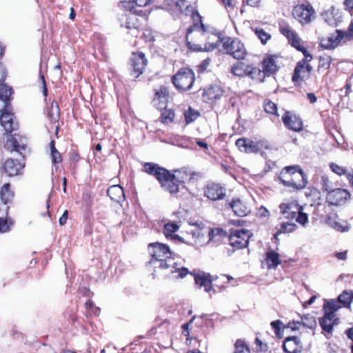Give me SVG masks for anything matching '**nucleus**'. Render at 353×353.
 Here are the masks:
<instances>
[{
    "label": "nucleus",
    "instance_id": "1",
    "mask_svg": "<svg viewBox=\"0 0 353 353\" xmlns=\"http://www.w3.org/2000/svg\"><path fill=\"white\" fill-rule=\"evenodd\" d=\"M143 171L154 176L165 191L176 197L181 186L183 188L185 183L197 181L201 176L199 172L185 169L172 172L152 162L144 163Z\"/></svg>",
    "mask_w": 353,
    "mask_h": 353
},
{
    "label": "nucleus",
    "instance_id": "2",
    "mask_svg": "<svg viewBox=\"0 0 353 353\" xmlns=\"http://www.w3.org/2000/svg\"><path fill=\"white\" fill-rule=\"evenodd\" d=\"M192 24L186 30V44L189 50L194 52H202L206 36L210 26L203 22V17L197 10L191 13Z\"/></svg>",
    "mask_w": 353,
    "mask_h": 353
},
{
    "label": "nucleus",
    "instance_id": "3",
    "mask_svg": "<svg viewBox=\"0 0 353 353\" xmlns=\"http://www.w3.org/2000/svg\"><path fill=\"white\" fill-rule=\"evenodd\" d=\"M0 90V125L6 136L16 132L19 130V123L11 105L13 89Z\"/></svg>",
    "mask_w": 353,
    "mask_h": 353
},
{
    "label": "nucleus",
    "instance_id": "4",
    "mask_svg": "<svg viewBox=\"0 0 353 353\" xmlns=\"http://www.w3.org/2000/svg\"><path fill=\"white\" fill-rule=\"evenodd\" d=\"M277 176L282 185L296 192L303 190L308 183L305 173L299 165L284 167Z\"/></svg>",
    "mask_w": 353,
    "mask_h": 353
},
{
    "label": "nucleus",
    "instance_id": "5",
    "mask_svg": "<svg viewBox=\"0 0 353 353\" xmlns=\"http://www.w3.org/2000/svg\"><path fill=\"white\" fill-rule=\"evenodd\" d=\"M148 251L150 256L149 264L154 269L167 270L171 267L168 263L174 258V253L166 244L154 242L148 245Z\"/></svg>",
    "mask_w": 353,
    "mask_h": 353
},
{
    "label": "nucleus",
    "instance_id": "6",
    "mask_svg": "<svg viewBox=\"0 0 353 353\" xmlns=\"http://www.w3.org/2000/svg\"><path fill=\"white\" fill-rule=\"evenodd\" d=\"M235 145L240 152L246 154H263L265 151L272 150V145L267 139L256 137H241L236 141Z\"/></svg>",
    "mask_w": 353,
    "mask_h": 353
},
{
    "label": "nucleus",
    "instance_id": "7",
    "mask_svg": "<svg viewBox=\"0 0 353 353\" xmlns=\"http://www.w3.org/2000/svg\"><path fill=\"white\" fill-rule=\"evenodd\" d=\"M301 52L303 58L296 62L292 74V81L295 85H300L302 82L308 80L313 71V67L310 63L313 60V55L307 49Z\"/></svg>",
    "mask_w": 353,
    "mask_h": 353
},
{
    "label": "nucleus",
    "instance_id": "8",
    "mask_svg": "<svg viewBox=\"0 0 353 353\" xmlns=\"http://www.w3.org/2000/svg\"><path fill=\"white\" fill-rule=\"evenodd\" d=\"M171 81L179 92H187L194 83L195 74L192 69L182 68L171 77Z\"/></svg>",
    "mask_w": 353,
    "mask_h": 353
},
{
    "label": "nucleus",
    "instance_id": "9",
    "mask_svg": "<svg viewBox=\"0 0 353 353\" xmlns=\"http://www.w3.org/2000/svg\"><path fill=\"white\" fill-rule=\"evenodd\" d=\"M252 233L245 229H232L228 236L230 245L232 250L228 251L229 255H231L236 250L248 248Z\"/></svg>",
    "mask_w": 353,
    "mask_h": 353
},
{
    "label": "nucleus",
    "instance_id": "10",
    "mask_svg": "<svg viewBox=\"0 0 353 353\" xmlns=\"http://www.w3.org/2000/svg\"><path fill=\"white\" fill-rule=\"evenodd\" d=\"M3 146L4 149L10 152H16L23 159L28 152V141L26 137L14 132L6 135Z\"/></svg>",
    "mask_w": 353,
    "mask_h": 353
},
{
    "label": "nucleus",
    "instance_id": "11",
    "mask_svg": "<svg viewBox=\"0 0 353 353\" xmlns=\"http://www.w3.org/2000/svg\"><path fill=\"white\" fill-rule=\"evenodd\" d=\"M222 47L228 54L236 60H243L248 54L244 43L239 38L224 37Z\"/></svg>",
    "mask_w": 353,
    "mask_h": 353
},
{
    "label": "nucleus",
    "instance_id": "12",
    "mask_svg": "<svg viewBox=\"0 0 353 353\" xmlns=\"http://www.w3.org/2000/svg\"><path fill=\"white\" fill-rule=\"evenodd\" d=\"M148 61L141 51L132 52L128 63V68L133 78H138L145 71Z\"/></svg>",
    "mask_w": 353,
    "mask_h": 353
},
{
    "label": "nucleus",
    "instance_id": "13",
    "mask_svg": "<svg viewBox=\"0 0 353 353\" xmlns=\"http://www.w3.org/2000/svg\"><path fill=\"white\" fill-rule=\"evenodd\" d=\"M323 211L324 214H322V217L327 225L341 232H346L350 229L347 221L340 219L332 208L329 205H323Z\"/></svg>",
    "mask_w": 353,
    "mask_h": 353
},
{
    "label": "nucleus",
    "instance_id": "14",
    "mask_svg": "<svg viewBox=\"0 0 353 353\" xmlns=\"http://www.w3.org/2000/svg\"><path fill=\"white\" fill-rule=\"evenodd\" d=\"M292 14L301 25L309 24L316 18V11L308 2L294 6Z\"/></svg>",
    "mask_w": 353,
    "mask_h": 353
},
{
    "label": "nucleus",
    "instance_id": "15",
    "mask_svg": "<svg viewBox=\"0 0 353 353\" xmlns=\"http://www.w3.org/2000/svg\"><path fill=\"white\" fill-rule=\"evenodd\" d=\"M351 197L350 192L344 188H337L329 191L325 194V201L323 205H329L332 208L344 205Z\"/></svg>",
    "mask_w": 353,
    "mask_h": 353
},
{
    "label": "nucleus",
    "instance_id": "16",
    "mask_svg": "<svg viewBox=\"0 0 353 353\" xmlns=\"http://www.w3.org/2000/svg\"><path fill=\"white\" fill-rule=\"evenodd\" d=\"M147 21L148 17L143 10H133L130 11L128 14H125V21L121 24V26L130 30L139 31L143 29Z\"/></svg>",
    "mask_w": 353,
    "mask_h": 353
},
{
    "label": "nucleus",
    "instance_id": "17",
    "mask_svg": "<svg viewBox=\"0 0 353 353\" xmlns=\"http://www.w3.org/2000/svg\"><path fill=\"white\" fill-rule=\"evenodd\" d=\"M281 56L280 54L266 53L262 61L260 62V66L267 77L275 75L281 68Z\"/></svg>",
    "mask_w": 353,
    "mask_h": 353
},
{
    "label": "nucleus",
    "instance_id": "18",
    "mask_svg": "<svg viewBox=\"0 0 353 353\" xmlns=\"http://www.w3.org/2000/svg\"><path fill=\"white\" fill-rule=\"evenodd\" d=\"M279 30L280 33L287 39L288 43L292 48L299 52L307 50V48L302 45L301 39L290 25L285 23L279 24Z\"/></svg>",
    "mask_w": 353,
    "mask_h": 353
},
{
    "label": "nucleus",
    "instance_id": "19",
    "mask_svg": "<svg viewBox=\"0 0 353 353\" xmlns=\"http://www.w3.org/2000/svg\"><path fill=\"white\" fill-rule=\"evenodd\" d=\"M348 37L346 31L336 30L334 34L319 39V46L323 50H334L339 46L343 39Z\"/></svg>",
    "mask_w": 353,
    "mask_h": 353
},
{
    "label": "nucleus",
    "instance_id": "20",
    "mask_svg": "<svg viewBox=\"0 0 353 353\" xmlns=\"http://www.w3.org/2000/svg\"><path fill=\"white\" fill-rule=\"evenodd\" d=\"M154 97L152 102L158 110L165 109L170 98V88L165 85L154 89Z\"/></svg>",
    "mask_w": 353,
    "mask_h": 353
},
{
    "label": "nucleus",
    "instance_id": "21",
    "mask_svg": "<svg viewBox=\"0 0 353 353\" xmlns=\"http://www.w3.org/2000/svg\"><path fill=\"white\" fill-rule=\"evenodd\" d=\"M281 120L285 127L290 130L299 132L303 129V123L301 118L292 112L285 110L281 117Z\"/></svg>",
    "mask_w": 353,
    "mask_h": 353
},
{
    "label": "nucleus",
    "instance_id": "22",
    "mask_svg": "<svg viewBox=\"0 0 353 353\" xmlns=\"http://www.w3.org/2000/svg\"><path fill=\"white\" fill-rule=\"evenodd\" d=\"M223 93L224 90L221 85H210L202 90V100L205 103L213 104L223 97Z\"/></svg>",
    "mask_w": 353,
    "mask_h": 353
},
{
    "label": "nucleus",
    "instance_id": "23",
    "mask_svg": "<svg viewBox=\"0 0 353 353\" xmlns=\"http://www.w3.org/2000/svg\"><path fill=\"white\" fill-rule=\"evenodd\" d=\"M203 191L204 196L213 201L223 199L225 196V189L219 183H207Z\"/></svg>",
    "mask_w": 353,
    "mask_h": 353
},
{
    "label": "nucleus",
    "instance_id": "24",
    "mask_svg": "<svg viewBox=\"0 0 353 353\" xmlns=\"http://www.w3.org/2000/svg\"><path fill=\"white\" fill-rule=\"evenodd\" d=\"M279 208L283 218L288 220L294 219L299 210H303V206L300 205L296 200L281 203Z\"/></svg>",
    "mask_w": 353,
    "mask_h": 353
},
{
    "label": "nucleus",
    "instance_id": "25",
    "mask_svg": "<svg viewBox=\"0 0 353 353\" xmlns=\"http://www.w3.org/2000/svg\"><path fill=\"white\" fill-rule=\"evenodd\" d=\"M223 34L221 31L210 26L209 32L206 36V40L204 42L203 51H212L217 48L220 43H222Z\"/></svg>",
    "mask_w": 353,
    "mask_h": 353
},
{
    "label": "nucleus",
    "instance_id": "26",
    "mask_svg": "<svg viewBox=\"0 0 353 353\" xmlns=\"http://www.w3.org/2000/svg\"><path fill=\"white\" fill-rule=\"evenodd\" d=\"M25 167V159L17 160L12 158H8L3 165V170L9 176H14L22 173Z\"/></svg>",
    "mask_w": 353,
    "mask_h": 353
},
{
    "label": "nucleus",
    "instance_id": "27",
    "mask_svg": "<svg viewBox=\"0 0 353 353\" xmlns=\"http://www.w3.org/2000/svg\"><path fill=\"white\" fill-rule=\"evenodd\" d=\"M194 279L195 283L199 288H204L206 292L210 293L212 291L215 292V290L213 288V276L209 273L199 272L194 274Z\"/></svg>",
    "mask_w": 353,
    "mask_h": 353
},
{
    "label": "nucleus",
    "instance_id": "28",
    "mask_svg": "<svg viewBox=\"0 0 353 353\" xmlns=\"http://www.w3.org/2000/svg\"><path fill=\"white\" fill-rule=\"evenodd\" d=\"M339 319L334 316H330L323 314V316L319 319V325L322 329V334L327 339H330L332 335L334 326L338 324Z\"/></svg>",
    "mask_w": 353,
    "mask_h": 353
},
{
    "label": "nucleus",
    "instance_id": "29",
    "mask_svg": "<svg viewBox=\"0 0 353 353\" xmlns=\"http://www.w3.org/2000/svg\"><path fill=\"white\" fill-rule=\"evenodd\" d=\"M283 348L286 353H301L303 345L297 336H288L283 341Z\"/></svg>",
    "mask_w": 353,
    "mask_h": 353
},
{
    "label": "nucleus",
    "instance_id": "30",
    "mask_svg": "<svg viewBox=\"0 0 353 353\" xmlns=\"http://www.w3.org/2000/svg\"><path fill=\"white\" fill-rule=\"evenodd\" d=\"M228 205L234 213L240 217L245 216L250 211L246 203L239 198L233 199Z\"/></svg>",
    "mask_w": 353,
    "mask_h": 353
},
{
    "label": "nucleus",
    "instance_id": "31",
    "mask_svg": "<svg viewBox=\"0 0 353 353\" xmlns=\"http://www.w3.org/2000/svg\"><path fill=\"white\" fill-rule=\"evenodd\" d=\"M246 77H250L258 83L265 82V79L267 78L264 72H263V69L255 66L254 64H248Z\"/></svg>",
    "mask_w": 353,
    "mask_h": 353
},
{
    "label": "nucleus",
    "instance_id": "32",
    "mask_svg": "<svg viewBox=\"0 0 353 353\" xmlns=\"http://www.w3.org/2000/svg\"><path fill=\"white\" fill-rule=\"evenodd\" d=\"M163 8L168 10H178L182 12L189 8V5L186 0H164Z\"/></svg>",
    "mask_w": 353,
    "mask_h": 353
},
{
    "label": "nucleus",
    "instance_id": "33",
    "mask_svg": "<svg viewBox=\"0 0 353 353\" xmlns=\"http://www.w3.org/2000/svg\"><path fill=\"white\" fill-rule=\"evenodd\" d=\"M46 114L52 123H57L59 122L60 108L56 100H53L49 106H46Z\"/></svg>",
    "mask_w": 353,
    "mask_h": 353
},
{
    "label": "nucleus",
    "instance_id": "34",
    "mask_svg": "<svg viewBox=\"0 0 353 353\" xmlns=\"http://www.w3.org/2000/svg\"><path fill=\"white\" fill-rule=\"evenodd\" d=\"M107 194L114 202L120 203L125 199L124 190L119 185L110 186L107 190Z\"/></svg>",
    "mask_w": 353,
    "mask_h": 353
},
{
    "label": "nucleus",
    "instance_id": "35",
    "mask_svg": "<svg viewBox=\"0 0 353 353\" xmlns=\"http://www.w3.org/2000/svg\"><path fill=\"white\" fill-rule=\"evenodd\" d=\"M265 261L268 269H276L281 263L279 254L273 250L265 253Z\"/></svg>",
    "mask_w": 353,
    "mask_h": 353
},
{
    "label": "nucleus",
    "instance_id": "36",
    "mask_svg": "<svg viewBox=\"0 0 353 353\" xmlns=\"http://www.w3.org/2000/svg\"><path fill=\"white\" fill-rule=\"evenodd\" d=\"M341 305L337 299L325 301L323 304L324 314L330 316H334L335 312L341 308Z\"/></svg>",
    "mask_w": 353,
    "mask_h": 353
},
{
    "label": "nucleus",
    "instance_id": "37",
    "mask_svg": "<svg viewBox=\"0 0 353 353\" xmlns=\"http://www.w3.org/2000/svg\"><path fill=\"white\" fill-rule=\"evenodd\" d=\"M154 0L121 1L120 4L129 11H132L133 10H137L136 6L144 7L151 3Z\"/></svg>",
    "mask_w": 353,
    "mask_h": 353
},
{
    "label": "nucleus",
    "instance_id": "38",
    "mask_svg": "<svg viewBox=\"0 0 353 353\" xmlns=\"http://www.w3.org/2000/svg\"><path fill=\"white\" fill-rule=\"evenodd\" d=\"M248 64L242 61L234 63L230 68V72L235 77H246Z\"/></svg>",
    "mask_w": 353,
    "mask_h": 353
},
{
    "label": "nucleus",
    "instance_id": "39",
    "mask_svg": "<svg viewBox=\"0 0 353 353\" xmlns=\"http://www.w3.org/2000/svg\"><path fill=\"white\" fill-rule=\"evenodd\" d=\"M14 192L9 183L3 184L0 189V198L4 204L10 203L14 197Z\"/></svg>",
    "mask_w": 353,
    "mask_h": 353
},
{
    "label": "nucleus",
    "instance_id": "40",
    "mask_svg": "<svg viewBox=\"0 0 353 353\" xmlns=\"http://www.w3.org/2000/svg\"><path fill=\"white\" fill-rule=\"evenodd\" d=\"M228 236L227 232L221 228H211L208 232L209 241L210 242H218Z\"/></svg>",
    "mask_w": 353,
    "mask_h": 353
},
{
    "label": "nucleus",
    "instance_id": "41",
    "mask_svg": "<svg viewBox=\"0 0 353 353\" xmlns=\"http://www.w3.org/2000/svg\"><path fill=\"white\" fill-rule=\"evenodd\" d=\"M179 228L177 223L174 222L167 223L163 226V232L164 235L168 238L171 237L172 239L181 240V237L177 234H174Z\"/></svg>",
    "mask_w": 353,
    "mask_h": 353
},
{
    "label": "nucleus",
    "instance_id": "42",
    "mask_svg": "<svg viewBox=\"0 0 353 353\" xmlns=\"http://www.w3.org/2000/svg\"><path fill=\"white\" fill-rule=\"evenodd\" d=\"M233 278L229 275L222 274L220 276H213V288H217L219 290H222L226 288V284H228Z\"/></svg>",
    "mask_w": 353,
    "mask_h": 353
},
{
    "label": "nucleus",
    "instance_id": "43",
    "mask_svg": "<svg viewBox=\"0 0 353 353\" xmlns=\"http://www.w3.org/2000/svg\"><path fill=\"white\" fill-rule=\"evenodd\" d=\"M297 228V225L292 222L286 221L283 222L281 224V227L277 230L276 233L274 234V238H276L281 234H289L294 232Z\"/></svg>",
    "mask_w": 353,
    "mask_h": 353
},
{
    "label": "nucleus",
    "instance_id": "44",
    "mask_svg": "<svg viewBox=\"0 0 353 353\" xmlns=\"http://www.w3.org/2000/svg\"><path fill=\"white\" fill-rule=\"evenodd\" d=\"M338 301L344 307H350L353 301V291L344 290L337 298Z\"/></svg>",
    "mask_w": 353,
    "mask_h": 353
},
{
    "label": "nucleus",
    "instance_id": "45",
    "mask_svg": "<svg viewBox=\"0 0 353 353\" xmlns=\"http://www.w3.org/2000/svg\"><path fill=\"white\" fill-rule=\"evenodd\" d=\"M264 111L276 119H279V114L278 113L277 105L270 99H265L263 103Z\"/></svg>",
    "mask_w": 353,
    "mask_h": 353
},
{
    "label": "nucleus",
    "instance_id": "46",
    "mask_svg": "<svg viewBox=\"0 0 353 353\" xmlns=\"http://www.w3.org/2000/svg\"><path fill=\"white\" fill-rule=\"evenodd\" d=\"M159 120L163 124H169L174 121L175 118V112L173 109H162Z\"/></svg>",
    "mask_w": 353,
    "mask_h": 353
},
{
    "label": "nucleus",
    "instance_id": "47",
    "mask_svg": "<svg viewBox=\"0 0 353 353\" xmlns=\"http://www.w3.org/2000/svg\"><path fill=\"white\" fill-rule=\"evenodd\" d=\"M332 62L331 56L323 54L319 57V63L317 66L318 71L328 70Z\"/></svg>",
    "mask_w": 353,
    "mask_h": 353
},
{
    "label": "nucleus",
    "instance_id": "48",
    "mask_svg": "<svg viewBox=\"0 0 353 353\" xmlns=\"http://www.w3.org/2000/svg\"><path fill=\"white\" fill-rule=\"evenodd\" d=\"M200 115L201 114L199 111L192 108L190 106H189L188 110H185L183 113L186 124H190L195 121L200 117Z\"/></svg>",
    "mask_w": 353,
    "mask_h": 353
},
{
    "label": "nucleus",
    "instance_id": "49",
    "mask_svg": "<svg viewBox=\"0 0 353 353\" xmlns=\"http://www.w3.org/2000/svg\"><path fill=\"white\" fill-rule=\"evenodd\" d=\"M50 156L53 165L60 163L63 161L62 154L58 151L55 147V141L52 140L50 143Z\"/></svg>",
    "mask_w": 353,
    "mask_h": 353
},
{
    "label": "nucleus",
    "instance_id": "50",
    "mask_svg": "<svg viewBox=\"0 0 353 353\" xmlns=\"http://www.w3.org/2000/svg\"><path fill=\"white\" fill-rule=\"evenodd\" d=\"M254 32L263 45L266 44L272 38L271 34L261 28H255L254 29Z\"/></svg>",
    "mask_w": 353,
    "mask_h": 353
},
{
    "label": "nucleus",
    "instance_id": "51",
    "mask_svg": "<svg viewBox=\"0 0 353 353\" xmlns=\"http://www.w3.org/2000/svg\"><path fill=\"white\" fill-rule=\"evenodd\" d=\"M301 325L310 329H314L316 326V321L314 316L306 314L301 316Z\"/></svg>",
    "mask_w": 353,
    "mask_h": 353
},
{
    "label": "nucleus",
    "instance_id": "52",
    "mask_svg": "<svg viewBox=\"0 0 353 353\" xmlns=\"http://www.w3.org/2000/svg\"><path fill=\"white\" fill-rule=\"evenodd\" d=\"M234 353H250V350L244 340L237 339L234 343Z\"/></svg>",
    "mask_w": 353,
    "mask_h": 353
},
{
    "label": "nucleus",
    "instance_id": "53",
    "mask_svg": "<svg viewBox=\"0 0 353 353\" xmlns=\"http://www.w3.org/2000/svg\"><path fill=\"white\" fill-rule=\"evenodd\" d=\"M13 225L14 221L11 218L7 217L3 219L0 217V232L5 233L9 232Z\"/></svg>",
    "mask_w": 353,
    "mask_h": 353
},
{
    "label": "nucleus",
    "instance_id": "54",
    "mask_svg": "<svg viewBox=\"0 0 353 353\" xmlns=\"http://www.w3.org/2000/svg\"><path fill=\"white\" fill-rule=\"evenodd\" d=\"M330 169L338 176H347L350 172H348L345 168L341 165H339L335 163H330L329 164Z\"/></svg>",
    "mask_w": 353,
    "mask_h": 353
},
{
    "label": "nucleus",
    "instance_id": "55",
    "mask_svg": "<svg viewBox=\"0 0 353 353\" xmlns=\"http://www.w3.org/2000/svg\"><path fill=\"white\" fill-rule=\"evenodd\" d=\"M320 184L321 185V190L323 192H326V194L331 191L332 188V181L330 179L327 175H323L321 177Z\"/></svg>",
    "mask_w": 353,
    "mask_h": 353
},
{
    "label": "nucleus",
    "instance_id": "56",
    "mask_svg": "<svg viewBox=\"0 0 353 353\" xmlns=\"http://www.w3.org/2000/svg\"><path fill=\"white\" fill-rule=\"evenodd\" d=\"M270 325H271V327L273 329L276 336L279 338H281L283 330L285 327H282L283 323L281 322V321L276 320V321H272Z\"/></svg>",
    "mask_w": 353,
    "mask_h": 353
},
{
    "label": "nucleus",
    "instance_id": "57",
    "mask_svg": "<svg viewBox=\"0 0 353 353\" xmlns=\"http://www.w3.org/2000/svg\"><path fill=\"white\" fill-rule=\"evenodd\" d=\"M81 156L79 152L76 150H72L69 153V159L70 162L71 166H72L73 169H75L77 167V163L81 159Z\"/></svg>",
    "mask_w": 353,
    "mask_h": 353
},
{
    "label": "nucleus",
    "instance_id": "58",
    "mask_svg": "<svg viewBox=\"0 0 353 353\" xmlns=\"http://www.w3.org/2000/svg\"><path fill=\"white\" fill-rule=\"evenodd\" d=\"M295 219L296 221L302 225H305L308 222V216L303 212V210H299Z\"/></svg>",
    "mask_w": 353,
    "mask_h": 353
},
{
    "label": "nucleus",
    "instance_id": "59",
    "mask_svg": "<svg viewBox=\"0 0 353 353\" xmlns=\"http://www.w3.org/2000/svg\"><path fill=\"white\" fill-rule=\"evenodd\" d=\"M196 316H194L188 323L183 324L181 326L182 334H183V335H184L185 336L187 337V340L192 339V338L190 337L189 326L190 324L192 323V322L196 319Z\"/></svg>",
    "mask_w": 353,
    "mask_h": 353
},
{
    "label": "nucleus",
    "instance_id": "60",
    "mask_svg": "<svg viewBox=\"0 0 353 353\" xmlns=\"http://www.w3.org/2000/svg\"><path fill=\"white\" fill-rule=\"evenodd\" d=\"M255 344L257 351L266 352L268 350V344L263 343L259 337L255 339Z\"/></svg>",
    "mask_w": 353,
    "mask_h": 353
},
{
    "label": "nucleus",
    "instance_id": "61",
    "mask_svg": "<svg viewBox=\"0 0 353 353\" xmlns=\"http://www.w3.org/2000/svg\"><path fill=\"white\" fill-rule=\"evenodd\" d=\"M39 79L41 82V92L45 97V101H46L48 97V88L45 77L41 72L39 73Z\"/></svg>",
    "mask_w": 353,
    "mask_h": 353
},
{
    "label": "nucleus",
    "instance_id": "62",
    "mask_svg": "<svg viewBox=\"0 0 353 353\" xmlns=\"http://www.w3.org/2000/svg\"><path fill=\"white\" fill-rule=\"evenodd\" d=\"M301 326L302 325H301V321H289L288 323L285 327L290 328L292 331H296V330H299Z\"/></svg>",
    "mask_w": 353,
    "mask_h": 353
},
{
    "label": "nucleus",
    "instance_id": "63",
    "mask_svg": "<svg viewBox=\"0 0 353 353\" xmlns=\"http://www.w3.org/2000/svg\"><path fill=\"white\" fill-rule=\"evenodd\" d=\"M343 6L346 11H347L351 15L353 14V0H344Z\"/></svg>",
    "mask_w": 353,
    "mask_h": 353
},
{
    "label": "nucleus",
    "instance_id": "64",
    "mask_svg": "<svg viewBox=\"0 0 353 353\" xmlns=\"http://www.w3.org/2000/svg\"><path fill=\"white\" fill-rule=\"evenodd\" d=\"M345 334L347 337L351 341L350 345L351 353H353V327L347 329L345 331Z\"/></svg>",
    "mask_w": 353,
    "mask_h": 353
}]
</instances>
